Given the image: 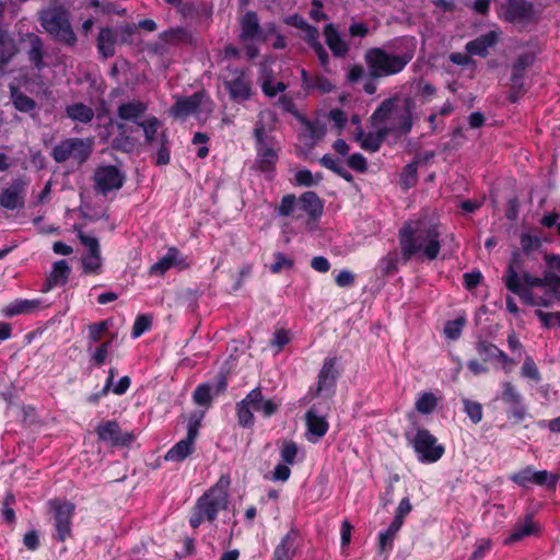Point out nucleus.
Here are the masks:
<instances>
[{
	"mask_svg": "<svg viewBox=\"0 0 560 560\" xmlns=\"http://www.w3.org/2000/svg\"><path fill=\"white\" fill-rule=\"evenodd\" d=\"M412 110L413 102L411 98H389L383 102L372 115V126H381L387 133H407L412 126Z\"/></svg>",
	"mask_w": 560,
	"mask_h": 560,
	"instance_id": "nucleus-3",
	"label": "nucleus"
},
{
	"mask_svg": "<svg viewBox=\"0 0 560 560\" xmlns=\"http://www.w3.org/2000/svg\"><path fill=\"white\" fill-rule=\"evenodd\" d=\"M522 376L538 382L540 380V373L534 360L530 357H526L521 370Z\"/></svg>",
	"mask_w": 560,
	"mask_h": 560,
	"instance_id": "nucleus-52",
	"label": "nucleus"
},
{
	"mask_svg": "<svg viewBox=\"0 0 560 560\" xmlns=\"http://www.w3.org/2000/svg\"><path fill=\"white\" fill-rule=\"evenodd\" d=\"M55 512V526L57 537L63 541L71 533V518L74 512V505L68 501H52L50 503Z\"/></svg>",
	"mask_w": 560,
	"mask_h": 560,
	"instance_id": "nucleus-15",
	"label": "nucleus"
},
{
	"mask_svg": "<svg viewBox=\"0 0 560 560\" xmlns=\"http://www.w3.org/2000/svg\"><path fill=\"white\" fill-rule=\"evenodd\" d=\"M194 451V444L190 441L180 440L165 455L168 462H182L188 457Z\"/></svg>",
	"mask_w": 560,
	"mask_h": 560,
	"instance_id": "nucleus-36",
	"label": "nucleus"
},
{
	"mask_svg": "<svg viewBox=\"0 0 560 560\" xmlns=\"http://www.w3.org/2000/svg\"><path fill=\"white\" fill-rule=\"evenodd\" d=\"M25 88L27 90V81L24 80L23 82L19 83H11L10 84V91H11V98L12 103L19 112L22 113H31L35 109L36 103L25 94H23L20 89Z\"/></svg>",
	"mask_w": 560,
	"mask_h": 560,
	"instance_id": "nucleus-28",
	"label": "nucleus"
},
{
	"mask_svg": "<svg viewBox=\"0 0 560 560\" xmlns=\"http://www.w3.org/2000/svg\"><path fill=\"white\" fill-rule=\"evenodd\" d=\"M306 428L307 441L316 443L327 433L329 424L324 416H319L314 409H310L306 413Z\"/></svg>",
	"mask_w": 560,
	"mask_h": 560,
	"instance_id": "nucleus-24",
	"label": "nucleus"
},
{
	"mask_svg": "<svg viewBox=\"0 0 560 560\" xmlns=\"http://www.w3.org/2000/svg\"><path fill=\"white\" fill-rule=\"evenodd\" d=\"M151 326V318L148 315H139L132 327V337L138 338Z\"/></svg>",
	"mask_w": 560,
	"mask_h": 560,
	"instance_id": "nucleus-58",
	"label": "nucleus"
},
{
	"mask_svg": "<svg viewBox=\"0 0 560 560\" xmlns=\"http://www.w3.org/2000/svg\"><path fill=\"white\" fill-rule=\"evenodd\" d=\"M261 90L266 95L272 97L280 92H283L285 90V85L282 82L275 83L270 78H264Z\"/></svg>",
	"mask_w": 560,
	"mask_h": 560,
	"instance_id": "nucleus-56",
	"label": "nucleus"
},
{
	"mask_svg": "<svg viewBox=\"0 0 560 560\" xmlns=\"http://www.w3.org/2000/svg\"><path fill=\"white\" fill-rule=\"evenodd\" d=\"M420 463L433 464L442 458L445 448L427 429H418L410 440Z\"/></svg>",
	"mask_w": 560,
	"mask_h": 560,
	"instance_id": "nucleus-11",
	"label": "nucleus"
},
{
	"mask_svg": "<svg viewBox=\"0 0 560 560\" xmlns=\"http://www.w3.org/2000/svg\"><path fill=\"white\" fill-rule=\"evenodd\" d=\"M211 399V387L208 384L198 385L194 392V401L199 406H209Z\"/></svg>",
	"mask_w": 560,
	"mask_h": 560,
	"instance_id": "nucleus-49",
	"label": "nucleus"
},
{
	"mask_svg": "<svg viewBox=\"0 0 560 560\" xmlns=\"http://www.w3.org/2000/svg\"><path fill=\"white\" fill-rule=\"evenodd\" d=\"M265 120L273 121L275 115L271 112H261L259 114V121L254 130V136L257 143V163L261 171H270L273 168L278 161V151L270 144L266 129L262 125Z\"/></svg>",
	"mask_w": 560,
	"mask_h": 560,
	"instance_id": "nucleus-9",
	"label": "nucleus"
},
{
	"mask_svg": "<svg viewBox=\"0 0 560 560\" xmlns=\"http://www.w3.org/2000/svg\"><path fill=\"white\" fill-rule=\"evenodd\" d=\"M230 485V477L221 476L220 479L196 501L189 517L191 527L197 528L205 521L213 523L220 512L228 510Z\"/></svg>",
	"mask_w": 560,
	"mask_h": 560,
	"instance_id": "nucleus-4",
	"label": "nucleus"
},
{
	"mask_svg": "<svg viewBox=\"0 0 560 560\" xmlns=\"http://www.w3.org/2000/svg\"><path fill=\"white\" fill-rule=\"evenodd\" d=\"M355 282V275L348 270L342 269L335 276V283L339 288H349L352 287Z\"/></svg>",
	"mask_w": 560,
	"mask_h": 560,
	"instance_id": "nucleus-57",
	"label": "nucleus"
},
{
	"mask_svg": "<svg viewBox=\"0 0 560 560\" xmlns=\"http://www.w3.org/2000/svg\"><path fill=\"white\" fill-rule=\"evenodd\" d=\"M296 185L312 187L317 185L322 180L320 174H313L308 170H300L294 175Z\"/></svg>",
	"mask_w": 560,
	"mask_h": 560,
	"instance_id": "nucleus-45",
	"label": "nucleus"
},
{
	"mask_svg": "<svg viewBox=\"0 0 560 560\" xmlns=\"http://www.w3.org/2000/svg\"><path fill=\"white\" fill-rule=\"evenodd\" d=\"M285 22L290 25H293L298 28H302L305 31V39L310 43V45L313 47L316 56L318 57L320 63L323 66H326L328 63V54L326 52L325 48L322 46V44L318 42V32L308 26L303 18L299 15H291L285 19Z\"/></svg>",
	"mask_w": 560,
	"mask_h": 560,
	"instance_id": "nucleus-18",
	"label": "nucleus"
},
{
	"mask_svg": "<svg viewBox=\"0 0 560 560\" xmlns=\"http://www.w3.org/2000/svg\"><path fill=\"white\" fill-rule=\"evenodd\" d=\"M497 11L500 19L514 24H523L532 16L530 2H501Z\"/></svg>",
	"mask_w": 560,
	"mask_h": 560,
	"instance_id": "nucleus-17",
	"label": "nucleus"
},
{
	"mask_svg": "<svg viewBox=\"0 0 560 560\" xmlns=\"http://www.w3.org/2000/svg\"><path fill=\"white\" fill-rule=\"evenodd\" d=\"M407 50L401 55L387 54L383 49L373 48L365 54V62L373 77H386L400 72L412 59L415 40H406Z\"/></svg>",
	"mask_w": 560,
	"mask_h": 560,
	"instance_id": "nucleus-5",
	"label": "nucleus"
},
{
	"mask_svg": "<svg viewBox=\"0 0 560 560\" xmlns=\"http://www.w3.org/2000/svg\"><path fill=\"white\" fill-rule=\"evenodd\" d=\"M97 48L103 57L108 58L115 52V36L109 28H103L97 38Z\"/></svg>",
	"mask_w": 560,
	"mask_h": 560,
	"instance_id": "nucleus-38",
	"label": "nucleus"
},
{
	"mask_svg": "<svg viewBox=\"0 0 560 560\" xmlns=\"http://www.w3.org/2000/svg\"><path fill=\"white\" fill-rule=\"evenodd\" d=\"M31 43L30 59L39 69L42 66V42L38 36L30 35Z\"/></svg>",
	"mask_w": 560,
	"mask_h": 560,
	"instance_id": "nucleus-51",
	"label": "nucleus"
},
{
	"mask_svg": "<svg viewBox=\"0 0 560 560\" xmlns=\"http://www.w3.org/2000/svg\"><path fill=\"white\" fill-rule=\"evenodd\" d=\"M42 26L57 40L68 45L75 43V35L70 25L66 11L54 8L40 14Z\"/></svg>",
	"mask_w": 560,
	"mask_h": 560,
	"instance_id": "nucleus-8",
	"label": "nucleus"
},
{
	"mask_svg": "<svg viewBox=\"0 0 560 560\" xmlns=\"http://www.w3.org/2000/svg\"><path fill=\"white\" fill-rule=\"evenodd\" d=\"M325 37L328 47L335 56L342 57L348 52V44L341 38L331 24L325 27Z\"/></svg>",
	"mask_w": 560,
	"mask_h": 560,
	"instance_id": "nucleus-33",
	"label": "nucleus"
},
{
	"mask_svg": "<svg viewBox=\"0 0 560 560\" xmlns=\"http://www.w3.org/2000/svg\"><path fill=\"white\" fill-rule=\"evenodd\" d=\"M500 33L498 31H490L478 38L470 40L466 45V50L470 56L486 57L489 49L492 48L499 40Z\"/></svg>",
	"mask_w": 560,
	"mask_h": 560,
	"instance_id": "nucleus-25",
	"label": "nucleus"
},
{
	"mask_svg": "<svg viewBox=\"0 0 560 560\" xmlns=\"http://www.w3.org/2000/svg\"><path fill=\"white\" fill-rule=\"evenodd\" d=\"M172 267H177L179 269H186L189 267L187 258L180 255V253L174 247L168 248L167 253L151 266L150 273L162 276Z\"/></svg>",
	"mask_w": 560,
	"mask_h": 560,
	"instance_id": "nucleus-22",
	"label": "nucleus"
},
{
	"mask_svg": "<svg viewBox=\"0 0 560 560\" xmlns=\"http://www.w3.org/2000/svg\"><path fill=\"white\" fill-rule=\"evenodd\" d=\"M401 526L402 524H400L399 521L393 520L387 529L380 533L378 546L381 551H385L386 549H390L393 547V541Z\"/></svg>",
	"mask_w": 560,
	"mask_h": 560,
	"instance_id": "nucleus-39",
	"label": "nucleus"
},
{
	"mask_svg": "<svg viewBox=\"0 0 560 560\" xmlns=\"http://www.w3.org/2000/svg\"><path fill=\"white\" fill-rule=\"evenodd\" d=\"M223 84L234 102L248 101L253 94L252 80L243 70H229L223 77Z\"/></svg>",
	"mask_w": 560,
	"mask_h": 560,
	"instance_id": "nucleus-13",
	"label": "nucleus"
},
{
	"mask_svg": "<svg viewBox=\"0 0 560 560\" xmlns=\"http://www.w3.org/2000/svg\"><path fill=\"white\" fill-rule=\"evenodd\" d=\"M42 306L40 300H15L3 308V314L12 317L20 314H30Z\"/></svg>",
	"mask_w": 560,
	"mask_h": 560,
	"instance_id": "nucleus-32",
	"label": "nucleus"
},
{
	"mask_svg": "<svg viewBox=\"0 0 560 560\" xmlns=\"http://www.w3.org/2000/svg\"><path fill=\"white\" fill-rule=\"evenodd\" d=\"M299 207V200L293 194H288L282 197L278 207V214L289 217L293 214L294 210Z\"/></svg>",
	"mask_w": 560,
	"mask_h": 560,
	"instance_id": "nucleus-46",
	"label": "nucleus"
},
{
	"mask_svg": "<svg viewBox=\"0 0 560 560\" xmlns=\"http://www.w3.org/2000/svg\"><path fill=\"white\" fill-rule=\"evenodd\" d=\"M28 183L22 178L14 179L12 184L0 194V205L8 210H15L24 205V195Z\"/></svg>",
	"mask_w": 560,
	"mask_h": 560,
	"instance_id": "nucleus-20",
	"label": "nucleus"
},
{
	"mask_svg": "<svg viewBox=\"0 0 560 560\" xmlns=\"http://www.w3.org/2000/svg\"><path fill=\"white\" fill-rule=\"evenodd\" d=\"M464 410L474 423H479L482 419V407L479 402L468 398L463 399Z\"/></svg>",
	"mask_w": 560,
	"mask_h": 560,
	"instance_id": "nucleus-47",
	"label": "nucleus"
},
{
	"mask_svg": "<svg viewBox=\"0 0 560 560\" xmlns=\"http://www.w3.org/2000/svg\"><path fill=\"white\" fill-rule=\"evenodd\" d=\"M148 109L147 103L142 101H130L118 107L117 115L120 119L132 121L138 125L145 116Z\"/></svg>",
	"mask_w": 560,
	"mask_h": 560,
	"instance_id": "nucleus-26",
	"label": "nucleus"
},
{
	"mask_svg": "<svg viewBox=\"0 0 560 560\" xmlns=\"http://www.w3.org/2000/svg\"><path fill=\"white\" fill-rule=\"evenodd\" d=\"M70 266L66 260H58L52 265V269L50 271L49 278H48V285L51 287H58L63 285L70 275Z\"/></svg>",
	"mask_w": 560,
	"mask_h": 560,
	"instance_id": "nucleus-35",
	"label": "nucleus"
},
{
	"mask_svg": "<svg viewBox=\"0 0 560 560\" xmlns=\"http://www.w3.org/2000/svg\"><path fill=\"white\" fill-rule=\"evenodd\" d=\"M328 119L334 124V127L340 131L345 128L348 116L343 110L336 108L329 112Z\"/></svg>",
	"mask_w": 560,
	"mask_h": 560,
	"instance_id": "nucleus-59",
	"label": "nucleus"
},
{
	"mask_svg": "<svg viewBox=\"0 0 560 560\" xmlns=\"http://www.w3.org/2000/svg\"><path fill=\"white\" fill-rule=\"evenodd\" d=\"M106 328H107L106 322H100V323H95V324L91 325L89 327L90 339L94 342H97L102 338Z\"/></svg>",
	"mask_w": 560,
	"mask_h": 560,
	"instance_id": "nucleus-64",
	"label": "nucleus"
},
{
	"mask_svg": "<svg viewBox=\"0 0 560 560\" xmlns=\"http://www.w3.org/2000/svg\"><path fill=\"white\" fill-rule=\"evenodd\" d=\"M411 509L410 500L408 498L401 499L396 509L394 521H399L400 524H404V520L410 513Z\"/></svg>",
	"mask_w": 560,
	"mask_h": 560,
	"instance_id": "nucleus-61",
	"label": "nucleus"
},
{
	"mask_svg": "<svg viewBox=\"0 0 560 560\" xmlns=\"http://www.w3.org/2000/svg\"><path fill=\"white\" fill-rule=\"evenodd\" d=\"M442 396L433 392H421L415 401V409L424 416L431 415L438 407Z\"/></svg>",
	"mask_w": 560,
	"mask_h": 560,
	"instance_id": "nucleus-31",
	"label": "nucleus"
},
{
	"mask_svg": "<svg viewBox=\"0 0 560 560\" xmlns=\"http://www.w3.org/2000/svg\"><path fill=\"white\" fill-rule=\"evenodd\" d=\"M439 226L428 219L409 220L399 231V245L405 261L411 258L434 260L441 242Z\"/></svg>",
	"mask_w": 560,
	"mask_h": 560,
	"instance_id": "nucleus-2",
	"label": "nucleus"
},
{
	"mask_svg": "<svg viewBox=\"0 0 560 560\" xmlns=\"http://www.w3.org/2000/svg\"><path fill=\"white\" fill-rule=\"evenodd\" d=\"M536 471L532 466H527L513 474L511 480L523 488H527L530 485H536Z\"/></svg>",
	"mask_w": 560,
	"mask_h": 560,
	"instance_id": "nucleus-40",
	"label": "nucleus"
},
{
	"mask_svg": "<svg viewBox=\"0 0 560 560\" xmlns=\"http://www.w3.org/2000/svg\"><path fill=\"white\" fill-rule=\"evenodd\" d=\"M466 325V318L460 316L456 319L448 320L444 327V335L448 340H457Z\"/></svg>",
	"mask_w": 560,
	"mask_h": 560,
	"instance_id": "nucleus-42",
	"label": "nucleus"
},
{
	"mask_svg": "<svg viewBox=\"0 0 560 560\" xmlns=\"http://www.w3.org/2000/svg\"><path fill=\"white\" fill-rule=\"evenodd\" d=\"M298 452L299 450L294 442H284L280 450V456L285 464L292 465L295 462Z\"/></svg>",
	"mask_w": 560,
	"mask_h": 560,
	"instance_id": "nucleus-54",
	"label": "nucleus"
},
{
	"mask_svg": "<svg viewBox=\"0 0 560 560\" xmlns=\"http://www.w3.org/2000/svg\"><path fill=\"white\" fill-rule=\"evenodd\" d=\"M502 388L501 398L503 402L510 407H518L522 402V396L517 389L509 382L503 383Z\"/></svg>",
	"mask_w": 560,
	"mask_h": 560,
	"instance_id": "nucleus-43",
	"label": "nucleus"
},
{
	"mask_svg": "<svg viewBox=\"0 0 560 560\" xmlns=\"http://www.w3.org/2000/svg\"><path fill=\"white\" fill-rule=\"evenodd\" d=\"M301 75L302 83L307 90H317L323 94L329 93L334 90V83L324 75H315L314 78H311L304 69L301 70Z\"/></svg>",
	"mask_w": 560,
	"mask_h": 560,
	"instance_id": "nucleus-34",
	"label": "nucleus"
},
{
	"mask_svg": "<svg viewBox=\"0 0 560 560\" xmlns=\"http://www.w3.org/2000/svg\"><path fill=\"white\" fill-rule=\"evenodd\" d=\"M273 257L275 262L271 264L269 268L272 273H279L284 269H291L293 267L294 261L289 256L282 253H276Z\"/></svg>",
	"mask_w": 560,
	"mask_h": 560,
	"instance_id": "nucleus-50",
	"label": "nucleus"
},
{
	"mask_svg": "<svg viewBox=\"0 0 560 560\" xmlns=\"http://www.w3.org/2000/svg\"><path fill=\"white\" fill-rule=\"evenodd\" d=\"M559 480L558 475L551 474L547 470L536 471V485L547 486L548 488H555Z\"/></svg>",
	"mask_w": 560,
	"mask_h": 560,
	"instance_id": "nucleus-55",
	"label": "nucleus"
},
{
	"mask_svg": "<svg viewBox=\"0 0 560 560\" xmlns=\"http://www.w3.org/2000/svg\"><path fill=\"white\" fill-rule=\"evenodd\" d=\"M541 526L537 523L532 515H526L520 520L511 530L510 535L504 539V545H512L518 542L527 537L538 535Z\"/></svg>",
	"mask_w": 560,
	"mask_h": 560,
	"instance_id": "nucleus-21",
	"label": "nucleus"
},
{
	"mask_svg": "<svg viewBox=\"0 0 560 560\" xmlns=\"http://www.w3.org/2000/svg\"><path fill=\"white\" fill-rule=\"evenodd\" d=\"M299 208L307 213L311 219H317L323 213V203L313 191H306L299 198Z\"/></svg>",
	"mask_w": 560,
	"mask_h": 560,
	"instance_id": "nucleus-29",
	"label": "nucleus"
},
{
	"mask_svg": "<svg viewBox=\"0 0 560 560\" xmlns=\"http://www.w3.org/2000/svg\"><path fill=\"white\" fill-rule=\"evenodd\" d=\"M374 131L368 133L360 130L357 135V139L360 142L362 149L371 152H375L380 149L384 138L388 135L381 126H372Z\"/></svg>",
	"mask_w": 560,
	"mask_h": 560,
	"instance_id": "nucleus-27",
	"label": "nucleus"
},
{
	"mask_svg": "<svg viewBox=\"0 0 560 560\" xmlns=\"http://www.w3.org/2000/svg\"><path fill=\"white\" fill-rule=\"evenodd\" d=\"M143 130L145 142L148 144H153L159 141V137L161 136V142L163 141L164 133H160V129L162 127L161 121L152 115L145 116L140 122H138Z\"/></svg>",
	"mask_w": 560,
	"mask_h": 560,
	"instance_id": "nucleus-30",
	"label": "nucleus"
},
{
	"mask_svg": "<svg viewBox=\"0 0 560 560\" xmlns=\"http://www.w3.org/2000/svg\"><path fill=\"white\" fill-rule=\"evenodd\" d=\"M214 104L205 91H199L191 96L177 97L171 108V115L185 119L195 116L198 120H206L213 112Z\"/></svg>",
	"mask_w": 560,
	"mask_h": 560,
	"instance_id": "nucleus-7",
	"label": "nucleus"
},
{
	"mask_svg": "<svg viewBox=\"0 0 560 560\" xmlns=\"http://www.w3.org/2000/svg\"><path fill=\"white\" fill-rule=\"evenodd\" d=\"M348 165L354 171L364 172L366 170V160L363 155L354 153L349 156Z\"/></svg>",
	"mask_w": 560,
	"mask_h": 560,
	"instance_id": "nucleus-63",
	"label": "nucleus"
},
{
	"mask_svg": "<svg viewBox=\"0 0 560 560\" xmlns=\"http://www.w3.org/2000/svg\"><path fill=\"white\" fill-rule=\"evenodd\" d=\"M535 56L533 54H524L518 57L513 67L512 81L514 84L522 78L523 71L534 63Z\"/></svg>",
	"mask_w": 560,
	"mask_h": 560,
	"instance_id": "nucleus-44",
	"label": "nucleus"
},
{
	"mask_svg": "<svg viewBox=\"0 0 560 560\" xmlns=\"http://www.w3.org/2000/svg\"><path fill=\"white\" fill-rule=\"evenodd\" d=\"M95 186L102 194L121 188L125 176L115 166H101L94 175Z\"/></svg>",
	"mask_w": 560,
	"mask_h": 560,
	"instance_id": "nucleus-16",
	"label": "nucleus"
},
{
	"mask_svg": "<svg viewBox=\"0 0 560 560\" xmlns=\"http://www.w3.org/2000/svg\"><path fill=\"white\" fill-rule=\"evenodd\" d=\"M110 341L100 345L92 354V360L96 365H102L108 357Z\"/></svg>",
	"mask_w": 560,
	"mask_h": 560,
	"instance_id": "nucleus-60",
	"label": "nucleus"
},
{
	"mask_svg": "<svg viewBox=\"0 0 560 560\" xmlns=\"http://www.w3.org/2000/svg\"><path fill=\"white\" fill-rule=\"evenodd\" d=\"M417 163L407 164L400 175V183L405 189H408L417 183Z\"/></svg>",
	"mask_w": 560,
	"mask_h": 560,
	"instance_id": "nucleus-48",
	"label": "nucleus"
},
{
	"mask_svg": "<svg viewBox=\"0 0 560 560\" xmlns=\"http://www.w3.org/2000/svg\"><path fill=\"white\" fill-rule=\"evenodd\" d=\"M92 151V142L82 139H67L57 144L52 150V158L57 162L74 160L78 163L85 161Z\"/></svg>",
	"mask_w": 560,
	"mask_h": 560,
	"instance_id": "nucleus-12",
	"label": "nucleus"
},
{
	"mask_svg": "<svg viewBox=\"0 0 560 560\" xmlns=\"http://www.w3.org/2000/svg\"><path fill=\"white\" fill-rule=\"evenodd\" d=\"M66 112L72 120L80 122H89L94 117L93 109L82 103H75L67 106Z\"/></svg>",
	"mask_w": 560,
	"mask_h": 560,
	"instance_id": "nucleus-37",
	"label": "nucleus"
},
{
	"mask_svg": "<svg viewBox=\"0 0 560 560\" xmlns=\"http://www.w3.org/2000/svg\"><path fill=\"white\" fill-rule=\"evenodd\" d=\"M290 341V332L287 329H278L273 334L271 345L278 348L280 351Z\"/></svg>",
	"mask_w": 560,
	"mask_h": 560,
	"instance_id": "nucleus-62",
	"label": "nucleus"
},
{
	"mask_svg": "<svg viewBox=\"0 0 560 560\" xmlns=\"http://www.w3.org/2000/svg\"><path fill=\"white\" fill-rule=\"evenodd\" d=\"M294 538L288 534L275 550L273 560H289L293 555Z\"/></svg>",
	"mask_w": 560,
	"mask_h": 560,
	"instance_id": "nucleus-41",
	"label": "nucleus"
},
{
	"mask_svg": "<svg viewBox=\"0 0 560 560\" xmlns=\"http://www.w3.org/2000/svg\"><path fill=\"white\" fill-rule=\"evenodd\" d=\"M337 358H327L318 374L317 393L331 392L338 377Z\"/></svg>",
	"mask_w": 560,
	"mask_h": 560,
	"instance_id": "nucleus-23",
	"label": "nucleus"
},
{
	"mask_svg": "<svg viewBox=\"0 0 560 560\" xmlns=\"http://www.w3.org/2000/svg\"><path fill=\"white\" fill-rule=\"evenodd\" d=\"M79 240L86 248V253L81 257L82 270L88 275H98L102 271L103 258L98 240L94 236L79 233Z\"/></svg>",
	"mask_w": 560,
	"mask_h": 560,
	"instance_id": "nucleus-14",
	"label": "nucleus"
},
{
	"mask_svg": "<svg viewBox=\"0 0 560 560\" xmlns=\"http://www.w3.org/2000/svg\"><path fill=\"white\" fill-rule=\"evenodd\" d=\"M280 405L281 400L265 398L260 388L256 387L236 404L238 423L244 428H250L255 423L254 411L269 418L278 411Z\"/></svg>",
	"mask_w": 560,
	"mask_h": 560,
	"instance_id": "nucleus-6",
	"label": "nucleus"
},
{
	"mask_svg": "<svg viewBox=\"0 0 560 560\" xmlns=\"http://www.w3.org/2000/svg\"><path fill=\"white\" fill-rule=\"evenodd\" d=\"M492 541L489 538H481L476 541L475 550L469 560H482L491 550Z\"/></svg>",
	"mask_w": 560,
	"mask_h": 560,
	"instance_id": "nucleus-53",
	"label": "nucleus"
},
{
	"mask_svg": "<svg viewBox=\"0 0 560 560\" xmlns=\"http://www.w3.org/2000/svg\"><path fill=\"white\" fill-rule=\"evenodd\" d=\"M96 432L101 440L112 443L113 445H127L136 440L133 432H122L115 421L101 423Z\"/></svg>",
	"mask_w": 560,
	"mask_h": 560,
	"instance_id": "nucleus-19",
	"label": "nucleus"
},
{
	"mask_svg": "<svg viewBox=\"0 0 560 560\" xmlns=\"http://www.w3.org/2000/svg\"><path fill=\"white\" fill-rule=\"evenodd\" d=\"M551 271L544 279L524 275L520 277L513 266H509L504 277L506 288L521 300L534 306H548L560 299V257L548 261Z\"/></svg>",
	"mask_w": 560,
	"mask_h": 560,
	"instance_id": "nucleus-1",
	"label": "nucleus"
},
{
	"mask_svg": "<svg viewBox=\"0 0 560 560\" xmlns=\"http://www.w3.org/2000/svg\"><path fill=\"white\" fill-rule=\"evenodd\" d=\"M241 42L244 46L248 59H254L258 56L259 49L257 43L268 40V33L266 30L259 27V22L255 13L247 12L241 18Z\"/></svg>",
	"mask_w": 560,
	"mask_h": 560,
	"instance_id": "nucleus-10",
	"label": "nucleus"
}]
</instances>
